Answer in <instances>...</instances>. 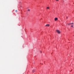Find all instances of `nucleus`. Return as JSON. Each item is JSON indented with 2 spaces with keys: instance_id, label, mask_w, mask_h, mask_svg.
Wrapping results in <instances>:
<instances>
[{
  "instance_id": "obj_1",
  "label": "nucleus",
  "mask_w": 74,
  "mask_h": 74,
  "mask_svg": "<svg viewBox=\"0 0 74 74\" xmlns=\"http://www.w3.org/2000/svg\"><path fill=\"white\" fill-rule=\"evenodd\" d=\"M56 32L58 33V34H60V33H61V32H60V31H59V30H56Z\"/></svg>"
},
{
  "instance_id": "obj_2",
  "label": "nucleus",
  "mask_w": 74,
  "mask_h": 74,
  "mask_svg": "<svg viewBox=\"0 0 74 74\" xmlns=\"http://www.w3.org/2000/svg\"><path fill=\"white\" fill-rule=\"evenodd\" d=\"M55 21H58V18H55Z\"/></svg>"
},
{
  "instance_id": "obj_3",
  "label": "nucleus",
  "mask_w": 74,
  "mask_h": 74,
  "mask_svg": "<svg viewBox=\"0 0 74 74\" xmlns=\"http://www.w3.org/2000/svg\"><path fill=\"white\" fill-rule=\"evenodd\" d=\"M45 26H48V27H49V24H47Z\"/></svg>"
},
{
  "instance_id": "obj_4",
  "label": "nucleus",
  "mask_w": 74,
  "mask_h": 74,
  "mask_svg": "<svg viewBox=\"0 0 74 74\" xmlns=\"http://www.w3.org/2000/svg\"><path fill=\"white\" fill-rule=\"evenodd\" d=\"M47 10H49V7H47Z\"/></svg>"
},
{
  "instance_id": "obj_5",
  "label": "nucleus",
  "mask_w": 74,
  "mask_h": 74,
  "mask_svg": "<svg viewBox=\"0 0 74 74\" xmlns=\"http://www.w3.org/2000/svg\"><path fill=\"white\" fill-rule=\"evenodd\" d=\"M32 72H33V73H34V70H33L32 71Z\"/></svg>"
},
{
  "instance_id": "obj_6",
  "label": "nucleus",
  "mask_w": 74,
  "mask_h": 74,
  "mask_svg": "<svg viewBox=\"0 0 74 74\" xmlns=\"http://www.w3.org/2000/svg\"><path fill=\"white\" fill-rule=\"evenodd\" d=\"M68 25H71V23L68 24Z\"/></svg>"
},
{
  "instance_id": "obj_7",
  "label": "nucleus",
  "mask_w": 74,
  "mask_h": 74,
  "mask_svg": "<svg viewBox=\"0 0 74 74\" xmlns=\"http://www.w3.org/2000/svg\"><path fill=\"white\" fill-rule=\"evenodd\" d=\"M73 24H74V23H71V25Z\"/></svg>"
},
{
  "instance_id": "obj_8",
  "label": "nucleus",
  "mask_w": 74,
  "mask_h": 74,
  "mask_svg": "<svg viewBox=\"0 0 74 74\" xmlns=\"http://www.w3.org/2000/svg\"><path fill=\"white\" fill-rule=\"evenodd\" d=\"M71 27H73V25H71Z\"/></svg>"
},
{
  "instance_id": "obj_9",
  "label": "nucleus",
  "mask_w": 74,
  "mask_h": 74,
  "mask_svg": "<svg viewBox=\"0 0 74 74\" xmlns=\"http://www.w3.org/2000/svg\"><path fill=\"white\" fill-rule=\"evenodd\" d=\"M15 12H17V10H15Z\"/></svg>"
},
{
  "instance_id": "obj_10",
  "label": "nucleus",
  "mask_w": 74,
  "mask_h": 74,
  "mask_svg": "<svg viewBox=\"0 0 74 74\" xmlns=\"http://www.w3.org/2000/svg\"><path fill=\"white\" fill-rule=\"evenodd\" d=\"M56 1H59V0H56Z\"/></svg>"
},
{
  "instance_id": "obj_11",
  "label": "nucleus",
  "mask_w": 74,
  "mask_h": 74,
  "mask_svg": "<svg viewBox=\"0 0 74 74\" xmlns=\"http://www.w3.org/2000/svg\"><path fill=\"white\" fill-rule=\"evenodd\" d=\"M28 11H30V10H29V9H28Z\"/></svg>"
},
{
  "instance_id": "obj_12",
  "label": "nucleus",
  "mask_w": 74,
  "mask_h": 74,
  "mask_svg": "<svg viewBox=\"0 0 74 74\" xmlns=\"http://www.w3.org/2000/svg\"><path fill=\"white\" fill-rule=\"evenodd\" d=\"M66 18H67V17H66Z\"/></svg>"
}]
</instances>
